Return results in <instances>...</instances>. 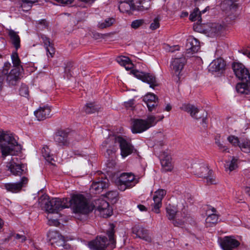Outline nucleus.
Returning a JSON list of instances; mask_svg holds the SVG:
<instances>
[{
	"label": "nucleus",
	"mask_w": 250,
	"mask_h": 250,
	"mask_svg": "<svg viewBox=\"0 0 250 250\" xmlns=\"http://www.w3.org/2000/svg\"><path fill=\"white\" fill-rule=\"evenodd\" d=\"M227 140L233 146L239 147L241 143L237 137L234 135H230L227 138Z\"/></svg>",
	"instance_id": "42"
},
{
	"label": "nucleus",
	"mask_w": 250,
	"mask_h": 250,
	"mask_svg": "<svg viewBox=\"0 0 250 250\" xmlns=\"http://www.w3.org/2000/svg\"><path fill=\"white\" fill-rule=\"evenodd\" d=\"M7 74V69H4L0 71V89L2 87L3 81L5 78V75Z\"/></svg>",
	"instance_id": "48"
},
{
	"label": "nucleus",
	"mask_w": 250,
	"mask_h": 250,
	"mask_svg": "<svg viewBox=\"0 0 250 250\" xmlns=\"http://www.w3.org/2000/svg\"><path fill=\"white\" fill-rule=\"evenodd\" d=\"M246 193L250 196V187H248L246 188Z\"/></svg>",
	"instance_id": "62"
},
{
	"label": "nucleus",
	"mask_w": 250,
	"mask_h": 250,
	"mask_svg": "<svg viewBox=\"0 0 250 250\" xmlns=\"http://www.w3.org/2000/svg\"><path fill=\"white\" fill-rule=\"evenodd\" d=\"M42 153L43 157L47 161L51 163L52 161L54 160L53 155L50 154V150L48 146H45L42 147Z\"/></svg>",
	"instance_id": "38"
},
{
	"label": "nucleus",
	"mask_w": 250,
	"mask_h": 250,
	"mask_svg": "<svg viewBox=\"0 0 250 250\" xmlns=\"http://www.w3.org/2000/svg\"><path fill=\"white\" fill-rule=\"evenodd\" d=\"M20 69L14 68L5 75L6 81L9 85H15L21 79Z\"/></svg>",
	"instance_id": "20"
},
{
	"label": "nucleus",
	"mask_w": 250,
	"mask_h": 250,
	"mask_svg": "<svg viewBox=\"0 0 250 250\" xmlns=\"http://www.w3.org/2000/svg\"><path fill=\"white\" fill-rule=\"evenodd\" d=\"M48 23L45 20H41L38 22V28L43 29L47 28Z\"/></svg>",
	"instance_id": "50"
},
{
	"label": "nucleus",
	"mask_w": 250,
	"mask_h": 250,
	"mask_svg": "<svg viewBox=\"0 0 250 250\" xmlns=\"http://www.w3.org/2000/svg\"><path fill=\"white\" fill-rule=\"evenodd\" d=\"M11 59L12 63L15 68H19V69H20V67H21L22 69V66L21 65V62L17 53V50H15L12 53Z\"/></svg>",
	"instance_id": "39"
},
{
	"label": "nucleus",
	"mask_w": 250,
	"mask_h": 250,
	"mask_svg": "<svg viewBox=\"0 0 250 250\" xmlns=\"http://www.w3.org/2000/svg\"><path fill=\"white\" fill-rule=\"evenodd\" d=\"M218 219V216L215 213H211L208 215L206 219V222L210 226L212 224L217 223Z\"/></svg>",
	"instance_id": "40"
},
{
	"label": "nucleus",
	"mask_w": 250,
	"mask_h": 250,
	"mask_svg": "<svg viewBox=\"0 0 250 250\" xmlns=\"http://www.w3.org/2000/svg\"><path fill=\"white\" fill-rule=\"evenodd\" d=\"M188 16V12H183L182 14V17H187Z\"/></svg>",
	"instance_id": "63"
},
{
	"label": "nucleus",
	"mask_w": 250,
	"mask_h": 250,
	"mask_svg": "<svg viewBox=\"0 0 250 250\" xmlns=\"http://www.w3.org/2000/svg\"><path fill=\"white\" fill-rule=\"evenodd\" d=\"M211 209L212 213H214L216 212V209L214 208H212Z\"/></svg>",
	"instance_id": "64"
},
{
	"label": "nucleus",
	"mask_w": 250,
	"mask_h": 250,
	"mask_svg": "<svg viewBox=\"0 0 250 250\" xmlns=\"http://www.w3.org/2000/svg\"><path fill=\"white\" fill-rule=\"evenodd\" d=\"M230 158V160L225 162L224 167L226 171L229 170L231 172L237 167V159L234 157H231Z\"/></svg>",
	"instance_id": "34"
},
{
	"label": "nucleus",
	"mask_w": 250,
	"mask_h": 250,
	"mask_svg": "<svg viewBox=\"0 0 250 250\" xmlns=\"http://www.w3.org/2000/svg\"><path fill=\"white\" fill-rule=\"evenodd\" d=\"M41 38L42 41V42L44 44V47H46L47 46L50 45L52 43H51L50 39L44 35H42L41 36Z\"/></svg>",
	"instance_id": "53"
},
{
	"label": "nucleus",
	"mask_w": 250,
	"mask_h": 250,
	"mask_svg": "<svg viewBox=\"0 0 250 250\" xmlns=\"http://www.w3.org/2000/svg\"><path fill=\"white\" fill-rule=\"evenodd\" d=\"M225 66V61L221 58H218L210 63L209 69L213 72H219L223 70Z\"/></svg>",
	"instance_id": "26"
},
{
	"label": "nucleus",
	"mask_w": 250,
	"mask_h": 250,
	"mask_svg": "<svg viewBox=\"0 0 250 250\" xmlns=\"http://www.w3.org/2000/svg\"><path fill=\"white\" fill-rule=\"evenodd\" d=\"M131 72L138 79L148 83L150 87L154 88L155 86L158 85L156 78L153 74L140 72L137 70H133Z\"/></svg>",
	"instance_id": "11"
},
{
	"label": "nucleus",
	"mask_w": 250,
	"mask_h": 250,
	"mask_svg": "<svg viewBox=\"0 0 250 250\" xmlns=\"http://www.w3.org/2000/svg\"><path fill=\"white\" fill-rule=\"evenodd\" d=\"M241 150L246 153L250 152V141H245L240 144L239 146Z\"/></svg>",
	"instance_id": "43"
},
{
	"label": "nucleus",
	"mask_w": 250,
	"mask_h": 250,
	"mask_svg": "<svg viewBox=\"0 0 250 250\" xmlns=\"http://www.w3.org/2000/svg\"><path fill=\"white\" fill-rule=\"evenodd\" d=\"M37 0H21V7L23 11H29L33 3L36 2Z\"/></svg>",
	"instance_id": "37"
},
{
	"label": "nucleus",
	"mask_w": 250,
	"mask_h": 250,
	"mask_svg": "<svg viewBox=\"0 0 250 250\" xmlns=\"http://www.w3.org/2000/svg\"><path fill=\"white\" fill-rule=\"evenodd\" d=\"M132 232L137 237L141 238L146 242H150L151 238L149 236L146 229L140 226H135L132 228Z\"/></svg>",
	"instance_id": "22"
},
{
	"label": "nucleus",
	"mask_w": 250,
	"mask_h": 250,
	"mask_svg": "<svg viewBox=\"0 0 250 250\" xmlns=\"http://www.w3.org/2000/svg\"><path fill=\"white\" fill-rule=\"evenodd\" d=\"M10 66H11L10 63H9L8 62H5L4 63V67L3 68V69H7V73H8V70L10 68Z\"/></svg>",
	"instance_id": "58"
},
{
	"label": "nucleus",
	"mask_w": 250,
	"mask_h": 250,
	"mask_svg": "<svg viewBox=\"0 0 250 250\" xmlns=\"http://www.w3.org/2000/svg\"><path fill=\"white\" fill-rule=\"evenodd\" d=\"M38 202L40 206L49 213H58L59 210L69 207L68 198H55L49 200L48 195H43L39 199Z\"/></svg>",
	"instance_id": "4"
},
{
	"label": "nucleus",
	"mask_w": 250,
	"mask_h": 250,
	"mask_svg": "<svg viewBox=\"0 0 250 250\" xmlns=\"http://www.w3.org/2000/svg\"><path fill=\"white\" fill-rule=\"evenodd\" d=\"M114 142L115 143L119 145L121 149V155L123 158H125L131 154L134 150L136 151L133 146L121 136L114 137Z\"/></svg>",
	"instance_id": "9"
},
{
	"label": "nucleus",
	"mask_w": 250,
	"mask_h": 250,
	"mask_svg": "<svg viewBox=\"0 0 250 250\" xmlns=\"http://www.w3.org/2000/svg\"><path fill=\"white\" fill-rule=\"evenodd\" d=\"M28 181L27 178L23 177L20 182L15 183L5 184L3 187L8 191L16 193L20 191L21 188L27 184Z\"/></svg>",
	"instance_id": "19"
},
{
	"label": "nucleus",
	"mask_w": 250,
	"mask_h": 250,
	"mask_svg": "<svg viewBox=\"0 0 250 250\" xmlns=\"http://www.w3.org/2000/svg\"><path fill=\"white\" fill-rule=\"evenodd\" d=\"M8 35L15 50H18L21 47V39L18 33L13 30H10L8 32Z\"/></svg>",
	"instance_id": "28"
},
{
	"label": "nucleus",
	"mask_w": 250,
	"mask_h": 250,
	"mask_svg": "<svg viewBox=\"0 0 250 250\" xmlns=\"http://www.w3.org/2000/svg\"><path fill=\"white\" fill-rule=\"evenodd\" d=\"M208 9V7H206L204 10L200 11L198 8H195L193 12L189 15V20L192 21H197V23L200 24L202 22L201 15L205 13Z\"/></svg>",
	"instance_id": "29"
},
{
	"label": "nucleus",
	"mask_w": 250,
	"mask_h": 250,
	"mask_svg": "<svg viewBox=\"0 0 250 250\" xmlns=\"http://www.w3.org/2000/svg\"><path fill=\"white\" fill-rule=\"evenodd\" d=\"M51 108L47 105L40 107L34 112V114L39 121L44 120L50 116Z\"/></svg>",
	"instance_id": "24"
},
{
	"label": "nucleus",
	"mask_w": 250,
	"mask_h": 250,
	"mask_svg": "<svg viewBox=\"0 0 250 250\" xmlns=\"http://www.w3.org/2000/svg\"><path fill=\"white\" fill-rule=\"evenodd\" d=\"M167 193L166 190L163 189H159L154 192L153 197L154 203L152 204L153 206L152 211L156 213L160 212V208L162 207V201Z\"/></svg>",
	"instance_id": "16"
},
{
	"label": "nucleus",
	"mask_w": 250,
	"mask_h": 250,
	"mask_svg": "<svg viewBox=\"0 0 250 250\" xmlns=\"http://www.w3.org/2000/svg\"><path fill=\"white\" fill-rule=\"evenodd\" d=\"M210 170L205 164L198 166L195 171V174L200 177L206 178L208 184H215V180L212 177H209Z\"/></svg>",
	"instance_id": "14"
},
{
	"label": "nucleus",
	"mask_w": 250,
	"mask_h": 250,
	"mask_svg": "<svg viewBox=\"0 0 250 250\" xmlns=\"http://www.w3.org/2000/svg\"><path fill=\"white\" fill-rule=\"evenodd\" d=\"M222 142L220 140V136H216L215 138V143L216 145L218 144L219 142Z\"/></svg>",
	"instance_id": "60"
},
{
	"label": "nucleus",
	"mask_w": 250,
	"mask_h": 250,
	"mask_svg": "<svg viewBox=\"0 0 250 250\" xmlns=\"http://www.w3.org/2000/svg\"><path fill=\"white\" fill-rule=\"evenodd\" d=\"M118 193L117 191H110L106 193V197L111 202L115 203L118 200Z\"/></svg>",
	"instance_id": "41"
},
{
	"label": "nucleus",
	"mask_w": 250,
	"mask_h": 250,
	"mask_svg": "<svg viewBox=\"0 0 250 250\" xmlns=\"http://www.w3.org/2000/svg\"><path fill=\"white\" fill-rule=\"evenodd\" d=\"M167 217L169 220L173 221L172 223L175 227H180L184 225L186 221L185 214L183 216H180V214L177 212L173 207L168 206L166 208Z\"/></svg>",
	"instance_id": "8"
},
{
	"label": "nucleus",
	"mask_w": 250,
	"mask_h": 250,
	"mask_svg": "<svg viewBox=\"0 0 250 250\" xmlns=\"http://www.w3.org/2000/svg\"><path fill=\"white\" fill-rule=\"evenodd\" d=\"M145 120L136 119L133 122L132 132L133 133H140L149 128Z\"/></svg>",
	"instance_id": "21"
},
{
	"label": "nucleus",
	"mask_w": 250,
	"mask_h": 250,
	"mask_svg": "<svg viewBox=\"0 0 250 250\" xmlns=\"http://www.w3.org/2000/svg\"><path fill=\"white\" fill-rule=\"evenodd\" d=\"M212 32H214L215 33H217L219 32L220 30L222 28L221 26L219 25L214 24L213 26L211 27Z\"/></svg>",
	"instance_id": "56"
},
{
	"label": "nucleus",
	"mask_w": 250,
	"mask_h": 250,
	"mask_svg": "<svg viewBox=\"0 0 250 250\" xmlns=\"http://www.w3.org/2000/svg\"><path fill=\"white\" fill-rule=\"evenodd\" d=\"M117 62L122 66H124L126 70L131 69L133 66L130 60L125 56H120L117 58Z\"/></svg>",
	"instance_id": "33"
},
{
	"label": "nucleus",
	"mask_w": 250,
	"mask_h": 250,
	"mask_svg": "<svg viewBox=\"0 0 250 250\" xmlns=\"http://www.w3.org/2000/svg\"><path fill=\"white\" fill-rule=\"evenodd\" d=\"M240 243L234 236H225L220 239V245L223 250H233L238 248Z\"/></svg>",
	"instance_id": "13"
},
{
	"label": "nucleus",
	"mask_w": 250,
	"mask_h": 250,
	"mask_svg": "<svg viewBox=\"0 0 250 250\" xmlns=\"http://www.w3.org/2000/svg\"><path fill=\"white\" fill-rule=\"evenodd\" d=\"M134 104V100L133 99L130 100L124 103L126 109H133Z\"/></svg>",
	"instance_id": "54"
},
{
	"label": "nucleus",
	"mask_w": 250,
	"mask_h": 250,
	"mask_svg": "<svg viewBox=\"0 0 250 250\" xmlns=\"http://www.w3.org/2000/svg\"><path fill=\"white\" fill-rule=\"evenodd\" d=\"M47 237L50 240H53L54 243H57L59 241L62 242L61 245L64 247V238L60 234L58 231L56 230H50L47 233Z\"/></svg>",
	"instance_id": "31"
},
{
	"label": "nucleus",
	"mask_w": 250,
	"mask_h": 250,
	"mask_svg": "<svg viewBox=\"0 0 250 250\" xmlns=\"http://www.w3.org/2000/svg\"><path fill=\"white\" fill-rule=\"evenodd\" d=\"M186 62V58L184 57L175 58L170 63V71L176 82H178L181 76V72Z\"/></svg>",
	"instance_id": "7"
},
{
	"label": "nucleus",
	"mask_w": 250,
	"mask_h": 250,
	"mask_svg": "<svg viewBox=\"0 0 250 250\" xmlns=\"http://www.w3.org/2000/svg\"><path fill=\"white\" fill-rule=\"evenodd\" d=\"M160 26L159 20L158 18H155L153 22L150 24V29L154 30L158 28Z\"/></svg>",
	"instance_id": "51"
},
{
	"label": "nucleus",
	"mask_w": 250,
	"mask_h": 250,
	"mask_svg": "<svg viewBox=\"0 0 250 250\" xmlns=\"http://www.w3.org/2000/svg\"><path fill=\"white\" fill-rule=\"evenodd\" d=\"M144 23V21L143 20H136L132 22L131 26L132 28L137 29L142 25Z\"/></svg>",
	"instance_id": "47"
},
{
	"label": "nucleus",
	"mask_w": 250,
	"mask_h": 250,
	"mask_svg": "<svg viewBox=\"0 0 250 250\" xmlns=\"http://www.w3.org/2000/svg\"><path fill=\"white\" fill-rule=\"evenodd\" d=\"M20 95L26 97L29 95L28 88L26 85H22L19 89Z\"/></svg>",
	"instance_id": "46"
},
{
	"label": "nucleus",
	"mask_w": 250,
	"mask_h": 250,
	"mask_svg": "<svg viewBox=\"0 0 250 250\" xmlns=\"http://www.w3.org/2000/svg\"><path fill=\"white\" fill-rule=\"evenodd\" d=\"M119 9L122 12H128L130 11H136L134 9V4L131 0H121L119 5Z\"/></svg>",
	"instance_id": "27"
},
{
	"label": "nucleus",
	"mask_w": 250,
	"mask_h": 250,
	"mask_svg": "<svg viewBox=\"0 0 250 250\" xmlns=\"http://www.w3.org/2000/svg\"><path fill=\"white\" fill-rule=\"evenodd\" d=\"M232 69L236 76L242 82L238 83L236 89L238 93L250 94V74L245 66L239 62L232 64Z\"/></svg>",
	"instance_id": "3"
},
{
	"label": "nucleus",
	"mask_w": 250,
	"mask_h": 250,
	"mask_svg": "<svg viewBox=\"0 0 250 250\" xmlns=\"http://www.w3.org/2000/svg\"><path fill=\"white\" fill-rule=\"evenodd\" d=\"M55 0L61 4L65 5V4H71L74 0Z\"/></svg>",
	"instance_id": "55"
},
{
	"label": "nucleus",
	"mask_w": 250,
	"mask_h": 250,
	"mask_svg": "<svg viewBox=\"0 0 250 250\" xmlns=\"http://www.w3.org/2000/svg\"><path fill=\"white\" fill-rule=\"evenodd\" d=\"M134 4V9L138 11H144L150 7L151 0H131Z\"/></svg>",
	"instance_id": "25"
},
{
	"label": "nucleus",
	"mask_w": 250,
	"mask_h": 250,
	"mask_svg": "<svg viewBox=\"0 0 250 250\" xmlns=\"http://www.w3.org/2000/svg\"><path fill=\"white\" fill-rule=\"evenodd\" d=\"M70 202L74 212L82 214H87L92 211L93 207L90 205L87 199L82 194H75L72 197L71 200H68V204Z\"/></svg>",
	"instance_id": "5"
},
{
	"label": "nucleus",
	"mask_w": 250,
	"mask_h": 250,
	"mask_svg": "<svg viewBox=\"0 0 250 250\" xmlns=\"http://www.w3.org/2000/svg\"><path fill=\"white\" fill-rule=\"evenodd\" d=\"M115 151V150H110V149H107V152L108 155H110V154H112L114 153Z\"/></svg>",
	"instance_id": "61"
},
{
	"label": "nucleus",
	"mask_w": 250,
	"mask_h": 250,
	"mask_svg": "<svg viewBox=\"0 0 250 250\" xmlns=\"http://www.w3.org/2000/svg\"><path fill=\"white\" fill-rule=\"evenodd\" d=\"M101 107L94 103L86 104L83 107L84 111L87 114L94 113L98 112Z\"/></svg>",
	"instance_id": "35"
},
{
	"label": "nucleus",
	"mask_w": 250,
	"mask_h": 250,
	"mask_svg": "<svg viewBox=\"0 0 250 250\" xmlns=\"http://www.w3.org/2000/svg\"><path fill=\"white\" fill-rule=\"evenodd\" d=\"M171 159L170 156L165 155V153L163 154V156H162L161 164L164 170L165 171H171L173 168Z\"/></svg>",
	"instance_id": "32"
},
{
	"label": "nucleus",
	"mask_w": 250,
	"mask_h": 250,
	"mask_svg": "<svg viewBox=\"0 0 250 250\" xmlns=\"http://www.w3.org/2000/svg\"><path fill=\"white\" fill-rule=\"evenodd\" d=\"M115 225L109 224V227L106 231L108 240L105 236L97 237L93 241L89 242L88 246L91 250H105L108 247L110 250H113L116 247V239L115 238Z\"/></svg>",
	"instance_id": "2"
},
{
	"label": "nucleus",
	"mask_w": 250,
	"mask_h": 250,
	"mask_svg": "<svg viewBox=\"0 0 250 250\" xmlns=\"http://www.w3.org/2000/svg\"><path fill=\"white\" fill-rule=\"evenodd\" d=\"M164 117L163 115L160 116H155L153 115H149L147 116L146 122L147 124V126H149V128L153 126H154L158 122L162 120Z\"/></svg>",
	"instance_id": "36"
},
{
	"label": "nucleus",
	"mask_w": 250,
	"mask_h": 250,
	"mask_svg": "<svg viewBox=\"0 0 250 250\" xmlns=\"http://www.w3.org/2000/svg\"><path fill=\"white\" fill-rule=\"evenodd\" d=\"M218 147V149L221 151L224 152H229V148L224 145L223 143V142H219L218 144L216 145Z\"/></svg>",
	"instance_id": "52"
},
{
	"label": "nucleus",
	"mask_w": 250,
	"mask_h": 250,
	"mask_svg": "<svg viewBox=\"0 0 250 250\" xmlns=\"http://www.w3.org/2000/svg\"><path fill=\"white\" fill-rule=\"evenodd\" d=\"M109 185V181L107 178L99 179L97 181L94 182L91 185L90 190L94 194L101 193L104 189L107 188Z\"/></svg>",
	"instance_id": "18"
},
{
	"label": "nucleus",
	"mask_w": 250,
	"mask_h": 250,
	"mask_svg": "<svg viewBox=\"0 0 250 250\" xmlns=\"http://www.w3.org/2000/svg\"><path fill=\"white\" fill-rule=\"evenodd\" d=\"M200 48L199 41L192 36H190L187 40L186 44V54L191 55L197 52Z\"/></svg>",
	"instance_id": "17"
},
{
	"label": "nucleus",
	"mask_w": 250,
	"mask_h": 250,
	"mask_svg": "<svg viewBox=\"0 0 250 250\" xmlns=\"http://www.w3.org/2000/svg\"><path fill=\"white\" fill-rule=\"evenodd\" d=\"M180 108L190 114L191 116L196 119L200 118V117H198L196 114L199 112L198 109L195 106L190 104H183Z\"/></svg>",
	"instance_id": "30"
},
{
	"label": "nucleus",
	"mask_w": 250,
	"mask_h": 250,
	"mask_svg": "<svg viewBox=\"0 0 250 250\" xmlns=\"http://www.w3.org/2000/svg\"><path fill=\"white\" fill-rule=\"evenodd\" d=\"M114 19L113 18H109L106 19L104 22L99 24V26L101 28H104L110 26L113 23Z\"/></svg>",
	"instance_id": "44"
},
{
	"label": "nucleus",
	"mask_w": 250,
	"mask_h": 250,
	"mask_svg": "<svg viewBox=\"0 0 250 250\" xmlns=\"http://www.w3.org/2000/svg\"><path fill=\"white\" fill-rule=\"evenodd\" d=\"M137 207L139 209V210L140 211H146L147 210L145 206H144L143 205H141V204L138 205L137 206Z\"/></svg>",
	"instance_id": "57"
},
{
	"label": "nucleus",
	"mask_w": 250,
	"mask_h": 250,
	"mask_svg": "<svg viewBox=\"0 0 250 250\" xmlns=\"http://www.w3.org/2000/svg\"><path fill=\"white\" fill-rule=\"evenodd\" d=\"M97 210L100 212L101 216L104 218L110 216L112 209L109 207L108 203L103 199H99L95 202Z\"/></svg>",
	"instance_id": "15"
},
{
	"label": "nucleus",
	"mask_w": 250,
	"mask_h": 250,
	"mask_svg": "<svg viewBox=\"0 0 250 250\" xmlns=\"http://www.w3.org/2000/svg\"><path fill=\"white\" fill-rule=\"evenodd\" d=\"M171 108H172L171 105L169 104H168L166 105L165 110H166L167 111H169L171 110Z\"/></svg>",
	"instance_id": "59"
},
{
	"label": "nucleus",
	"mask_w": 250,
	"mask_h": 250,
	"mask_svg": "<svg viewBox=\"0 0 250 250\" xmlns=\"http://www.w3.org/2000/svg\"><path fill=\"white\" fill-rule=\"evenodd\" d=\"M136 183L135 176L131 172L122 173L117 181L118 188L121 191L132 188Z\"/></svg>",
	"instance_id": "6"
},
{
	"label": "nucleus",
	"mask_w": 250,
	"mask_h": 250,
	"mask_svg": "<svg viewBox=\"0 0 250 250\" xmlns=\"http://www.w3.org/2000/svg\"><path fill=\"white\" fill-rule=\"evenodd\" d=\"M11 237L13 239L17 240L19 242H21V243H23V242H25L27 239V237H26V236H25L23 234H19V233L13 234L11 235Z\"/></svg>",
	"instance_id": "45"
},
{
	"label": "nucleus",
	"mask_w": 250,
	"mask_h": 250,
	"mask_svg": "<svg viewBox=\"0 0 250 250\" xmlns=\"http://www.w3.org/2000/svg\"><path fill=\"white\" fill-rule=\"evenodd\" d=\"M54 140L56 144L60 146H68L71 142V134L64 130H58L54 136Z\"/></svg>",
	"instance_id": "10"
},
{
	"label": "nucleus",
	"mask_w": 250,
	"mask_h": 250,
	"mask_svg": "<svg viewBox=\"0 0 250 250\" xmlns=\"http://www.w3.org/2000/svg\"><path fill=\"white\" fill-rule=\"evenodd\" d=\"M0 149L2 156L15 155L20 151L21 146L16 140L14 134L9 131H0Z\"/></svg>",
	"instance_id": "1"
},
{
	"label": "nucleus",
	"mask_w": 250,
	"mask_h": 250,
	"mask_svg": "<svg viewBox=\"0 0 250 250\" xmlns=\"http://www.w3.org/2000/svg\"><path fill=\"white\" fill-rule=\"evenodd\" d=\"M17 160V158H12L9 162L7 163L6 167L13 175L21 176L26 172L27 169L25 168L23 164H17L16 163Z\"/></svg>",
	"instance_id": "12"
},
{
	"label": "nucleus",
	"mask_w": 250,
	"mask_h": 250,
	"mask_svg": "<svg viewBox=\"0 0 250 250\" xmlns=\"http://www.w3.org/2000/svg\"><path fill=\"white\" fill-rule=\"evenodd\" d=\"M143 101L146 104L149 111H152L158 105V98L154 94H147L144 97Z\"/></svg>",
	"instance_id": "23"
},
{
	"label": "nucleus",
	"mask_w": 250,
	"mask_h": 250,
	"mask_svg": "<svg viewBox=\"0 0 250 250\" xmlns=\"http://www.w3.org/2000/svg\"><path fill=\"white\" fill-rule=\"evenodd\" d=\"M46 49V51L47 52V55L48 57H49V55L50 56L51 58H52L55 54V48L53 47V44H51L49 46H47L45 47Z\"/></svg>",
	"instance_id": "49"
}]
</instances>
